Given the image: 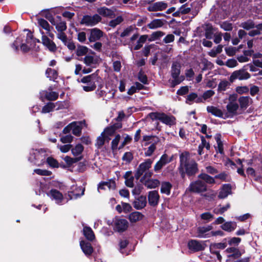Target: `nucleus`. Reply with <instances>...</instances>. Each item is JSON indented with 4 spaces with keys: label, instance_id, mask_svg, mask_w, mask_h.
I'll list each match as a JSON object with an SVG mask.
<instances>
[{
    "label": "nucleus",
    "instance_id": "obj_1",
    "mask_svg": "<svg viewBox=\"0 0 262 262\" xmlns=\"http://www.w3.org/2000/svg\"><path fill=\"white\" fill-rule=\"evenodd\" d=\"M180 166L186 171L188 176H194L198 171L197 163L195 160L190 158L188 152H184L180 155Z\"/></svg>",
    "mask_w": 262,
    "mask_h": 262
},
{
    "label": "nucleus",
    "instance_id": "obj_2",
    "mask_svg": "<svg viewBox=\"0 0 262 262\" xmlns=\"http://www.w3.org/2000/svg\"><path fill=\"white\" fill-rule=\"evenodd\" d=\"M152 162L153 161L151 159H147L144 162L141 163L137 169L135 174L136 178L138 179L143 174V177L145 179L150 178L152 176L153 172L149 169L151 167Z\"/></svg>",
    "mask_w": 262,
    "mask_h": 262
},
{
    "label": "nucleus",
    "instance_id": "obj_3",
    "mask_svg": "<svg viewBox=\"0 0 262 262\" xmlns=\"http://www.w3.org/2000/svg\"><path fill=\"white\" fill-rule=\"evenodd\" d=\"M99 77L96 74L83 77L80 80L81 82L84 84L82 86L83 90L85 92H91L95 90L96 82H98Z\"/></svg>",
    "mask_w": 262,
    "mask_h": 262
},
{
    "label": "nucleus",
    "instance_id": "obj_4",
    "mask_svg": "<svg viewBox=\"0 0 262 262\" xmlns=\"http://www.w3.org/2000/svg\"><path fill=\"white\" fill-rule=\"evenodd\" d=\"M181 64L178 62H173L171 69V75L173 80L171 82L172 87L179 84L184 79L183 76H180L181 72Z\"/></svg>",
    "mask_w": 262,
    "mask_h": 262
},
{
    "label": "nucleus",
    "instance_id": "obj_5",
    "mask_svg": "<svg viewBox=\"0 0 262 262\" xmlns=\"http://www.w3.org/2000/svg\"><path fill=\"white\" fill-rule=\"evenodd\" d=\"M148 116L152 120H159L162 123L169 126L174 124L175 118L174 117L168 116L163 113H150Z\"/></svg>",
    "mask_w": 262,
    "mask_h": 262
},
{
    "label": "nucleus",
    "instance_id": "obj_6",
    "mask_svg": "<svg viewBox=\"0 0 262 262\" xmlns=\"http://www.w3.org/2000/svg\"><path fill=\"white\" fill-rule=\"evenodd\" d=\"M187 190L193 193H201L207 191V185L203 181L198 180L191 182Z\"/></svg>",
    "mask_w": 262,
    "mask_h": 262
},
{
    "label": "nucleus",
    "instance_id": "obj_7",
    "mask_svg": "<svg viewBox=\"0 0 262 262\" xmlns=\"http://www.w3.org/2000/svg\"><path fill=\"white\" fill-rule=\"evenodd\" d=\"M128 225V222L125 219L116 217L113 220L112 226L114 230L117 232H122L125 231Z\"/></svg>",
    "mask_w": 262,
    "mask_h": 262
},
{
    "label": "nucleus",
    "instance_id": "obj_8",
    "mask_svg": "<svg viewBox=\"0 0 262 262\" xmlns=\"http://www.w3.org/2000/svg\"><path fill=\"white\" fill-rule=\"evenodd\" d=\"M250 77V74L244 69L233 72L230 76V81H233L235 79L241 80L248 79Z\"/></svg>",
    "mask_w": 262,
    "mask_h": 262
},
{
    "label": "nucleus",
    "instance_id": "obj_9",
    "mask_svg": "<svg viewBox=\"0 0 262 262\" xmlns=\"http://www.w3.org/2000/svg\"><path fill=\"white\" fill-rule=\"evenodd\" d=\"M236 98L234 95H230L229 98V102L226 106L228 113L230 115H233L236 114L238 108V104L236 100Z\"/></svg>",
    "mask_w": 262,
    "mask_h": 262
},
{
    "label": "nucleus",
    "instance_id": "obj_10",
    "mask_svg": "<svg viewBox=\"0 0 262 262\" xmlns=\"http://www.w3.org/2000/svg\"><path fill=\"white\" fill-rule=\"evenodd\" d=\"M189 249L193 252H198L204 250L207 245L205 242L191 240L188 244Z\"/></svg>",
    "mask_w": 262,
    "mask_h": 262
},
{
    "label": "nucleus",
    "instance_id": "obj_11",
    "mask_svg": "<svg viewBox=\"0 0 262 262\" xmlns=\"http://www.w3.org/2000/svg\"><path fill=\"white\" fill-rule=\"evenodd\" d=\"M172 158H169L166 154L163 155L154 166V171L159 172L166 164L170 163Z\"/></svg>",
    "mask_w": 262,
    "mask_h": 262
},
{
    "label": "nucleus",
    "instance_id": "obj_12",
    "mask_svg": "<svg viewBox=\"0 0 262 262\" xmlns=\"http://www.w3.org/2000/svg\"><path fill=\"white\" fill-rule=\"evenodd\" d=\"M42 34V42L44 46L51 52H54L56 50L57 48L55 43L51 40H50L47 36L44 35L43 32H41Z\"/></svg>",
    "mask_w": 262,
    "mask_h": 262
},
{
    "label": "nucleus",
    "instance_id": "obj_13",
    "mask_svg": "<svg viewBox=\"0 0 262 262\" xmlns=\"http://www.w3.org/2000/svg\"><path fill=\"white\" fill-rule=\"evenodd\" d=\"M228 254V260H231L232 259H236L239 258L242 254L241 251L237 248L234 247H230L227 248L225 251Z\"/></svg>",
    "mask_w": 262,
    "mask_h": 262
},
{
    "label": "nucleus",
    "instance_id": "obj_14",
    "mask_svg": "<svg viewBox=\"0 0 262 262\" xmlns=\"http://www.w3.org/2000/svg\"><path fill=\"white\" fill-rule=\"evenodd\" d=\"M103 33L100 29L94 28L91 30L89 40L90 42H95L100 39L103 36Z\"/></svg>",
    "mask_w": 262,
    "mask_h": 262
},
{
    "label": "nucleus",
    "instance_id": "obj_15",
    "mask_svg": "<svg viewBox=\"0 0 262 262\" xmlns=\"http://www.w3.org/2000/svg\"><path fill=\"white\" fill-rule=\"evenodd\" d=\"M58 93L55 92H48L46 91H42L40 93V98L42 101L46 99L49 101H54L57 99Z\"/></svg>",
    "mask_w": 262,
    "mask_h": 262
},
{
    "label": "nucleus",
    "instance_id": "obj_16",
    "mask_svg": "<svg viewBox=\"0 0 262 262\" xmlns=\"http://www.w3.org/2000/svg\"><path fill=\"white\" fill-rule=\"evenodd\" d=\"M48 195L58 204H60L63 199L62 193L56 189H51Z\"/></svg>",
    "mask_w": 262,
    "mask_h": 262
},
{
    "label": "nucleus",
    "instance_id": "obj_17",
    "mask_svg": "<svg viewBox=\"0 0 262 262\" xmlns=\"http://www.w3.org/2000/svg\"><path fill=\"white\" fill-rule=\"evenodd\" d=\"M231 186L229 184H224L221 188L218 198L221 199H225L231 194Z\"/></svg>",
    "mask_w": 262,
    "mask_h": 262
},
{
    "label": "nucleus",
    "instance_id": "obj_18",
    "mask_svg": "<svg viewBox=\"0 0 262 262\" xmlns=\"http://www.w3.org/2000/svg\"><path fill=\"white\" fill-rule=\"evenodd\" d=\"M148 200L149 204L152 206H155L158 204L159 195L156 190L150 191L148 193Z\"/></svg>",
    "mask_w": 262,
    "mask_h": 262
},
{
    "label": "nucleus",
    "instance_id": "obj_19",
    "mask_svg": "<svg viewBox=\"0 0 262 262\" xmlns=\"http://www.w3.org/2000/svg\"><path fill=\"white\" fill-rule=\"evenodd\" d=\"M101 20V17H83L81 23L87 26H93Z\"/></svg>",
    "mask_w": 262,
    "mask_h": 262
},
{
    "label": "nucleus",
    "instance_id": "obj_20",
    "mask_svg": "<svg viewBox=\"0 0 262 262\" xmlns=\"http://www.w3.org/2000/svg\"><path fill=\"white\" fill-rule=\"evenodd\" d=\"M72 123H74L72 125V133L77 136H79L81 132V127L82 125H85V121L84 120L80 122H73Z\"/></svg>",
    "mask_w": 262,
    "mask_h": 262
},
{
    "label": "nucleus",
    "instance_id": "obj_21",
    "mask_svg": "<svg viewBox=\"0 0 262 262\" xmlns=\"http://www.w3.org/2000/svg\"><path fill=\"white\" fill-rule=\"evenodd\" d=\"M121 127L122 125L121 123H116L112 126L106 128L102 133L106 137L107 136L110 138V136H112L117 129L120 128Z\"/></svg>",
    "mask_w": 262,
    "mask_h": 262
},
{
    "label": "nucleus",
    "instance_id": "obj_22",
    "mask_svg": "<svg viewBox=\"0 0 262 262\" xmlns=\"http://www.w3.org/2000/svg\"><path fill=\"white\" fill-rule=\"evenodd\" d=\"M166 4L162 2H158L149 6L148 7V10L149 11H162L166 9Z\"/></svg>",
    "mask_w": 262,
    "mask_h": 262
},
{
    "label": "nucleus",
    "instance_id": "obj_23",
    "mask_svg": "<svg viewBox=\"0 0 262 262\" xmlns=\"http://www.w3.org/2000/svg\"><path fill=\"white\" fill-rule=\"evenodd\" d=\"M106 187L110 190H114L116 188L115 182L113 180H110L107 182H101L98 185V190L99 191L100 189L105 190Z\"/></svg>",
    "mask_w": 262,
    "mask_h": 262
},
{
    "label": "nucleus",
    "instance_id": "obj_24",
    "mask_svg": "<svg viewBox=\"0 0 262 262\" xmlns=\"http://www.w3.org/2000/svg\"><path fill=\"white\" fill-rule=\"evenodd\" d=\"M49 20L54 26H55L56 29L58 31L63 32L67 29V25L65 21H57L56 23L54 20V17H49Z\"/></svg>",
    "mask_w": 262,
    "mask_h": 262
},
{
    "label": "nucleus",
    "instance_id": "obj_25",
    "mask_svg": "<svg viewBox=\"0 0 262 262\" xmlns=\"http://www.w3.org/2000/svg\"><path fill=\"white\" fill-rule=\"evenodd\" d=\"M80 245L83 253L87 256L90 255L93 252V249L90 243L81 241Z\"/></svg>",
    "mask_w": 262,
    "mask_h": 262
},
{
    "label": "nucleus",
    "instance_id": "obj_26",
    "mask_svg": "<svg viewBox=\"0 0 262 262\" xmlns=\"http://www.w3.org/2000/svg\"><path fill=\"white\" fill-rule=\"evenodd\" d=\"M84 189L81 187H75L73 191L69 192V196L71 199H75L83 195Z\"/></svg>",
    "mask_w": 262,
    "mask_h": 262
},
{
    "label": "nucleus",
    "instance_id": "obj_27",
    "mask_svg": "<svg viewBox=\"0 0 262 262\" xmlns=\"http://www.w3.org/2000/svg\"><path fill=\"white\" fill-rule=\"evenodd\" d=\"M192 102H194L195 103H202V99L200 97L198 96L197 94L195 93H191L187 96L186 103L191 104Z\"/></svg>",
    "mask_w": 262,
    "mask_h": 262
},
{
    "label": "nucleus",
    "instance_id": "obj_28",
    "mask_svg": "<svg viewBox=\"0 0 262 262\" xmlns=\"http://www.w3.org/2000/svg\"><path fill=\"white\" fill-rule=\"evenodd\" d=\"M84 63L88 66H93L99 62V58L96 56L87 55L83 58Z\"/></svg>",
    "mask_w": 262,
    "mask_h": 262
},
{
    "label": "nucleus",
    "instance_id": "obj_29",
    "mask_svg": "<svg viewBox=\"0 0 262 262\" xmlns=\"http://www.w3.org/2000/svg\"><path fill=\"white\" fill-rule=\"evenodd\" d=\"M207 111L209 113L211 114L216 117L223 118L224 114L219 108L213 106H208L207 107Z\"/></svg>",
    "mask_w": 262,
    "mask_h": 262
},
{
    "label": "nucleus",
    "instance_id": "obj_30",
    "mask_svg": "<svg viewBox=\"0 0 262 262\" xmlns=\"http://www.w3.org/2000/svg\"><path fill=\"white\" fill-rule=\"evenodd\" d=\"M213 228L212 225H207L204 227H200L198 228V237H205L208 234H206L208 231L211 230Z\"/></svg>",
    "mask_w": 262,
    "mask_h": 262
},
{
    "label": "nucleus",
    "instance_id": "obj_31",
    "mask_svg": "<svg viewBox=\"0 0 262 262\" xmlns=\"http://www.w3.org/2000/svg\"><path fill=\"white\" fill-rule=\"evenodd\" d=\"M204 29L205 31V36L207 39H212L214 34L216 33L215 32V28H214L210 24H206Z\"/></svg>",
    "mask_w": 262,
    "mask_h": 262
},
{
    "label": "nucleus",
    "instance_id": "obj_32",
    "mask_svg": "<svg viewBox=\"0 0 262 262\" xmlns=\"http://www.w3.org/2000/svg\"><path fill=\"white\" fill-rule=\"evenodd\" d=\"M146 199L145 196H140L134 203V206L137 209H141L146 205Z\"/></svg>",
    "mask_w": 262,
    "mask_h": 262
},
{
    "label": "nucleus",
    "instance_id": "obj_33",
    "mask_svg": "<svg viewBox=\"0 0 262 262\" xmlns=\"http://www.w3.org/2000/svg\"><path fill=\"white\" fill-rule=\"evenodd\" d=\"M236 227V223L233 222H225L221 226V228L223 230L228 232H231L233 231Z\"/></svg>",
    "mask_w": 262,
    "mask_h": 262
},
{
    "label": "nucleus",
    "instance_id": "obj_34",
    "mask_svg": "<svg viewBox=\"0 0 262 262\" xmlns=\"http://www.w3.org/2000/svg\"><path fill=\"white\" fill-rule=\"evenodd\" d=\"M97 12L99 15L103 16H112L115 15L114 11L105 7L98 8Z\"/></svg>",
    "mask_w": 262,
    "mask_h": 262
},
{
    "label": "nucleus",
    "instance_id": "obj_35",
    "mask_svg": "<svg viewBox=\"0 0 262 262\" xmlns=\"http://www.w3.org/2000/svg\"><path fill=\"white\" fill-rule=\"evenodd\" d=\"M198 178L201 180H202L204 182H205L206 184V183L210 184L215 183L214 179L213 177L208 175L206 173H201L199 175Z\"/></svg>",
    "mask_w": 262,
    "mask_h": 262
},
{
    "label": "nucleus",
    "instance_id": "obj_36",
    "mask_svg": "<svg viewBox=\"0 0 262 262\" xmlns=\"http://www.w3.org/2000/svg\"><path fill=\"white\" fill-rule=\"evenodd\" d=\"M172 185L168 182H163L161 184V192L166 195H169Z\"/></svg>",
    "mask_w": 262,
    "mask_h": 262
},
{
    "label": "nucleus",
    "instance_id": "obj_37",
    "mask_svg": "<svg viewBox=\"0 0 262 262\" xmlns=\"http://www.w3.org/2000/svg\"><path fill=\"white\" fill-rule=\"evenodd\" d=\"M110 139V138L107 136L106 137L103 134L101 133V135L97 139L96 146L98 148H101L104 145L105 141L108 142Z\"/></svg>",
    "mask_w": 262,
    "mask_h": 262
},
{
    "label": "nucleus",
    "instance_id": "obj_38",
    "mask_svg": "<svg viewBox=\"0 0 262 262\" xmlns=\"http://www.w3.org/2000/svg\"><path fill=\"white\" fill-rule=\"evenodd\" d=\"M60 9H46L41 11L39 14L41 16H53L56 14H58V11Z\"/></svg>",
    "mask_w": 262,
    "mask_h": 262
},
{
    "label": "nucleus",
    "instance_id": "obj_39",
    "mask_svg": "<svg viewBox=\"0 0 262 262\" xmlns=\"http://www.w3.org/2000/svg\"><path fill=\"white\" fill-rule=\"evenodd\" d=\"M144 185L147 188L152 189L158 187L160 182L157 179H148L145 181Z\"/></svg>",
    "mask_w": 262,
    "mask_h": 262
},
{
    "label": "nucleus",
    "instance_id": "obj_40",
    "mask_svg": "<svg viewBox=\"0 0 262 262\" xmlns=\"http://www.w3.org/2000/svg\"><path fill=\"white\" fill-rule=\"evenodd\" d=\"M83 234L89 241H93L95 238V235L92 229L89 227H84L83 230Z\"/></svg>",
    "mask_w": 262,
    "mask_h": 262
},
{
    "label": "nucleus",
    "instance_id": "obj_41",
    "mask_svg": "<svg viewBox=\"0 0 262 262\" xmlns=\"http://www.w3.org/2000/svg\"><path fill=\"white\" fill-rule=\"evenodd\" d=\"M125 181V185L129 187H133L134 184V178L133 176H131V172L130 171H127L124 176Z\"/></svg>",
    "mask_w": 262,
    "mask_h": 262
},
{
    "label": "nucleus",
    "instance_id": "obj_42",
    "mask_svg": "<svg viewBox=\"0 0 262 262\" xmlns=\"http://www.w3.org/2000/svg\"><path fill=\"white\" fill-rule=\"evenodd\" d=\"M230 208L229 203L222 207L221 205L217 206L213 209V212L216 214H223L225 211Z\"/></svg>",
    "mask_w": 262,
    "mask_h": 262
},
{
    "label": "nucleus",
    "instance_id": "obj_43",
    "mask_svg": "<svg viewBox=\"0 0 262 262\" xmlns=\"http://www.w3.org/2000/svg\"><path fill=\"white\" fill-rule=\"evenodd\" d=\"M155 140V141H151L152 144L148 147L147 150L145 152V155L146 157L151 156L155 151L156 148V145L158 142H159V140L156 139Z\"/></svg>",
    "mask_w": 262,
    "mask_h": 262
},
{
    "label": "nucleus",
    "instance_id": "obj_44",
    "mask_svg": "<svg viewBox=\"0 0 262 262\" xmlns=\"http://www.w3.org/2000/svg\"><path fill=\"white\" fill-rule=\"evenodd\" d=\"M46 75L51 80L54 81L58 76L57 72L54 69L48 68L46 72Z\"/></svg>",
    "mask_w": 262,
    "mask_h": 262
},
{
    "label": "nucleus",
    "instance_id": "obj_45",
    "mask_svg": "<svg viewBox=\"0 0 262 262\" xmlns=\"http://www.w3.org/2000/svg\"><path fill=\"white\" fill-rule=\"evenodd\" d=\"M142 218V215L139 212H134L130 213L129 215L128 219L131 222H136Z\"/></svg>",
    "mask_w": 262,
    "mask_h": 262
},
{
    "label": "nucleus",
    "instance_id": "obj_46",
    "mask_svg": "<svg viewBox=\"0 0 262 262\" xmlns=\"http://www.w3.org/2000/svg\"><path fill=\"white\" fill-rule=\"evenodd\" d=\"M164 23L161 19H157L152 20L148 25V27L151 29H155L162 27Z\"/></svg>",
    "mask_w": 262,
    "mask_h": 262
},
{
    "label": "nucleus",
    "instance_id": "obj_47",
    "mask_svg": "<svg viewBox=\"0 0 262 262\" xmlns=\"http://www.w3.org/2000/svg\"><path fill=\"white\" fill-rule=\"evenodd\" d=\"M38 23L40 27L44 29L48 32L50 31V25L47 20L40 17L38 19Z\"/></svg>",
    "mask_w": 262,
    "mask_h": 262
},
{
    "label": "nucleus",
    "instance_id": "obj_48",
    "mask_svg": "<svg viewBox=\"0 0 262 262\" xmlns=\"http://www.w3.org/2000/svg\"><path fill=\"white\" fill-rule=\"evenodd\" d=\"M55 107V103L49 102L42 107L41 113L44 114L50 113L53 111Z\"/></svg>",
    "mask_w": 262,
    "mask_h": 262
},
{
    "label": "nucleus",
    "instance_id": "obj_49",
    "mask_svg": "<svg viewBox=\"0 0 262 262\" xmlns=\"http://www.w3.org/2000/svg\"><path fill=\"white\" fill-rule=\"evenodd\" d=\"M88 48L85 46H79L76 49V55L78 56L85 55L88 53Z\"/></svg>",
    "mask_w": 262,
    "mask_h": 262
},
{
    "label": "nucleus",
    "instance_id": "obj_50",
    "mask_svg": "<svg viewBox=\"0 0 262 262\" xmlns=\"http://www.w3.org/2000/svg\"><path fill=\"white\" fill-rule=\"evenodd\" d=\"M250 98L249 97H241L238 101L242 108H246L249 104Z\"/></svg>",
    "mask_w": 262,
    "mask_h": 262
},
{
    "label": "nucleus",
    "instance_id": "obj_51",
    "mask_svg": "<svg viewBox=\"0 0 262 262\" xmlns=\"http://www.w3.org/2000/svg\"><path fill=\"white\" fill-rule=\"evenodd\" d=\"M223 46L221 45H218L217 47L212 49L208 53V54L212 57H214L217 54L220 53L222 51Z\"/></svg>",
    "mask_w": 262,
    "mask_h": 262
},
{
    "label": "nucleus",
    "instance_id": "obj_52",
    "mask_svg": "<svg viewBox=\"0 0 262 262\" xmlns=\"http://www.w3.org/2000/svg\"><path fill=\"white\" fill-rule=\"evenodd\" d=\"M83 150V146L78 144L75 147L72 149V152L74 156H77L80 155Z\"/></svg>",
    "mask_w": 262,
    "mask_h": 262
},
{
    "label": "nucleus",
    "instance_id": "obj_53",
    "mask_svg": "<svg viewBox=\"0 0 262 262\" xmlns=\"http://www.w3.org/2000/svg\"><path fill=\"white\" fill-rule=\"evenodd\" d=\"M215 93L212 90H208L205 91L203 95L200 97L202 99V102L204 101H206L214 95Z\"/></svg>",
    "mask_w": 262,
    "mask_h": 262
},
{
    "label": "nucleus",
    "instance_id": "obj_54",
    "mask_svg": "<svg viewBox=\"0 0 262 262\" xmlns=\"http://www.w3.org/2000/svg\"><path fill=\"white\" fill-rule=\"evenodd\" d=\"M157 139V140H159L157 137L154 136H144L143 137V141L145 143L144 144L145 146H147L149 144H152L151 141H155V139Z\"/></svg>",
    "mask_w": 262,
    "mask_h": 262
},
{
    "label": "nucleus",
    "instance_id": "obj_55",
    "mask_svg": "<svg viewBox=\"0 0 262 262\" xmlns=\"http://www.w3.org/2000/svg\"><path fill=\"white\" fill-rule=\"evenodd\" d=\"M164 35V33L161 31H156L155 32H153L148 38V40L149 41H154L156 39H158L163 36Z\"/></svg>",
    "mask_w": 262,
    "mask_h": 262
},
{
    "label": "nucleus",
    "instance_id": "obj_56",
    "mask_svg": "<svg viewBox=\"0 0 262 262\" xmlns=\"http://www.w3.org/2000/svg\"><path fill=\"white\" fill-rule=\"evenodd\" d=\"M230 85V83L227 80L221 81L218 86V90L219 91H225L227 88Z\"/></svg>",
    "mask_w": 262,
    "mask_h": 262
},
{
    "label": "nucleus",
    "instance_id": "obj_57",
    "mask_svg": "<svg viewBox=\"0 0 262 262\" xmlns=\"http://www.w3.org/2000/svg\"><path fill=\"white\" fill-rule=\"evenodd\" d=\"M201 218L208 223L213 219V215L211 213L207 212L201 214Z\"/></svg>",
    "mask_w": 262,
    "mask_h": 262
},
{
    "label": "nucleus",
    "instance_id": "obj_58",
    "mask_svg": "<svg viewBox=\"0 0 262 262\" xmlns=\"http://www.w3.org/2000/svg\"><path fill=\"white\" fill-rule=\"evenodd\" d=\"M190 11V8H188V7L186 8L185 5H183L180 8L179 11H178L177 12L174 13L173 15V16H176L175 14L176 13H177V15L186 14H187Z\"/></svg>",
    "mask_w": 262,
    "mask_h": 262
},
{
    "label": "nucleus",
    "instance_id": "obj_59",
    "mask_svg": "<svg viewBox=\"0 0 262 262\" xmlns=\"http://www.w3.org/2000/svg\"><path fill=\"white\" fill-rule=\"evenodd\" d=\"M241 27L245 29L249 30L254 27V24L252 21L248 20L247 21L242 23L241 25Z\"/></svg>",
    "mask_w": 262,
    "mask_h": 262
},
{
    "label": "nucleus",
    "instance_id": "obj_60",
    "mask_svg": "<svg viewBox=\"0 0 262 262\" xmlns=\"http://www.w3.org/2000/svg\"><path fill=\"white\" fill-rule=\"evenodd\" d=\"M221 27L225 31H231L232 29V25L228 21H224L220 24Z\"/></svg>",
    "mask_w": 262,
    "mask_h": 262
},
{
    "label": "nucleus",
    "instance_id": "obj_61",
    "mask_svg": "<svg viewBox=\"0 0 262 262\" xmlns=\"http://www.w3.org/2000/svg\"><path fill=\"white\" fill-rule=\"evenodd\" d=\"M48 164L52 167H58L59 165L58 162L52 157H48L47 159Z\"/></svg>",
    "mask_w": 262,
    "mask_h": 262
},
{
    "label": "nucleus",
    "instance_id": "obj_62",
    "mask_svg": "<svg viewBox=\"0 0 262 262\" xmlns=\"http://www.w3.org/2000/svg\"><path fill=\"white\" fill-rule=\"evenodd\" d=\"M34 172L38 175L49 176L51 174V172L47 170H43L40 169H35Z\"/></svg>",
    "mask_w": 262,
    "mask_h": 262
},
{
    "label": "nucleus",
    "instance_id": "obj_63",
    "mask_svg": "<svg viewBox=\"0 0 262 262\" xmlns=\"http://www.w3.org/2000/svg\"><path fill=\"white\" fill-rule=\"evenodd\" d=\"M120 138V136L119 135H117L115 136V138L113 140L112 142V148L113 150L116 149L117 148Z\"/></svg>",
    "mask_w": 262,
    "mask_h": 262
},
{
    "label": "nucleus",
    "instance_id": "obj_64",
    "mask_svg": "<svg viewBox=\"0 0 262 262\" xmlns=\"http://www.w3.org/2000/svg\"><path fill=\"white\" fill-rule=\"evenodd\" d=\"M57 37L61 40L64 44L68 41L67 36L63 32H58L57 34Z\"/></svg>",
    "mask_w": 262,
    "mask_h": 262
}]
</instances>
